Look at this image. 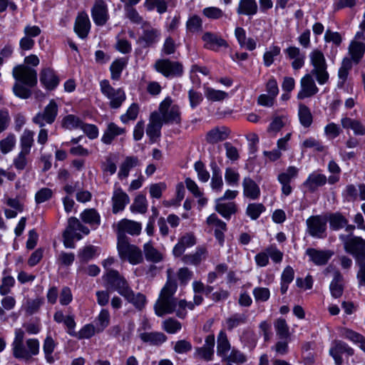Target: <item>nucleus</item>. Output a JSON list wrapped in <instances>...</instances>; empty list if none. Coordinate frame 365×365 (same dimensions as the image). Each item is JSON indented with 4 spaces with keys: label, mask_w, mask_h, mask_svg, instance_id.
Segmentation results:
<instances>
[{
    "label": "nucleus",
    "mask_w": 365,
    "mask_h": 365,
    "mask_svg": "<svg viewBox=\"0 0 365 365\" xmlns=\"http://www.w3.org/2000/svg\"><path fill=\"white\" fill-rule=\"evenodd\" d=\"M196 244V238L192 233H186L181 237L178 242L175 245L173 252L175 257H180L187 247H192Z\"/></svg>",
    "instance_id": "nucleus-24"
},
{
    "label": "nucleus",
    "mask_w": 365,
    "mask_h": 365,
    "mask_svg": "<svg viewBox=\"0 0 365 365\" xmlns=\"http://www.w3.org/2000/svg\"><path fill=\"white\" fill-rule=\"evenodd\" d=\"M12 75L16 82L13 92L19 98L27 99L31 97V88L37 84V72L26 65H18L13 68Z\"/></svg>",
    "instance_id": "nucleus-1"
},
{
    "label": "nucleus",
    "mask_w": 365,
    "mask_h": 365,
    "mask_svg": "<svg viewBox=\"0 0 365 365\" xmlns=\"http://www.w3.org/2000/svg\"><path fill=\"white\" fill-rule=\"evenodd\" d=\"M73 235H81L80 232L84 235H88L90 232L89 229L83 225L78 219L75 217H71L68 220V226L66 230Z\"/></svg>",
    "instance_id": "nucleus-38"
},
{
    "label": "nucleus",
    "mask_w": 365,
    "mask_h": 365,
    "mask_svg": "<svg viewBox=\"0 0 365 365\" xmlns=\"http://www.w3.org/2000/svg\"><path fill=\"white\" fill-rule=\"evenodd\" d=\"M258 10L255 0H240L237 9L238 14L252 16L257 14Z\"/></svg>",
    "instance_id": "nucleus-37"
},
{
    "label": "nucleus",
    "mask_w": 365,
    "mask_h": 365,
    "mask_svg": "<svg viewBox=\"0 0 365 365\" xmlns=\"http://www.w3.org/2000/svg\"><path fill=\"white\" fill-rule=\"evenodd\" d=\"M230 130L225 126L215 127L209 130L205 136L206 141L210 144H215L228 138Z\"/></svg>",
    "instance_id": "nucleus-21"
},
{
    "label": "nucleus",
    "mask_w": 365,
    "mask_h": 365,
    "mask_svg": "<svg viewBox=\"0 0 365 365\" xmlns=\"http://www.w3.org/2000/svg\"><path fill=\"white\" fill-rule=\"evenodd\" d=\"M331 296L334 298L340 297L344 291L343 276L340 272H335L334 276L329 285Z\"/></svg>",
    "instance_id": "nucleus-35"
},
{
    "label": "nucleus",
    "mask_w": 365,
    "mask_h": 365,
    "mask_svg": "<svg viewBox=\"0 0 365 365\" xmlns=\"http://www.w3.org/2000/svg\"><path fill=\"white\" fill-rule=\"evenodd\" d=\"M91 12L92 19L97 26H104L109 19L108 6L103 0H95Z\"/></svg>",
    "instance_id": "nucleus-13"
},
{
    "label": "nucleus",
    "mask_w": 365,
    "mask_h": 365,
    "mask_svg": "<svg viewBox=\"0 0 365 365\" xmlns=\"http://www.w3.org/2000/svg\"><path fill=\"white\" fill-rule=\"evenodd\" d=\"M205 95L206 98L211 101H223L228 96L227 93L220 90H215L212 88H207Z\"/></svg>",
    "instance_id": "nucleus-56"
},
{
    "label": "nucleus",
    "mask_w": 365,
    "mask_h": 365,
    "mask_svg": "<svg viewBox=\"0 0 365 365\" xmlns=\"http://www.w3.org/2000/svg\"><path fill=\"white\" fill-rule=\"evenodd\" d=\"M264 210L265 207L262 203H250L247 207L246 213L252 220H257Z\"/></svg>",
    "instance_id": "nucleus-57"
},
{
    "label": "nucleus",
    "mask_w": 365,
    "mask_h": 365,
    "mask_svg": "<svg viewBox=\"0 0 365 365\" xmlns=\"http://www.w3.org/2000/svg\"><path fill=\"white\" fill-rule=\"evenodd\" d=\"M144 5L149 11L156 8L160 14H163L167 10V4L165 0H145Z\"/></svg>",
    "instance_id": "nucleus-59"
},
{
    "label": "nucleus",
    "mask_w": 365,
    "mask_h": 365,
    "mask_svg": "<svg viewBox=\"0 0 365 365\" xmlns=\"http://www.w3.org/2000/svg\"><path fill=\"white\" fill-rule=\"evenodd\" d=\"M139 160L135 156H128L121 163L118 172V178L120 179L126 178L129 175L130 170L138 165Z\"/></svg>",
    "instance_id": "nucleus-33"
},
{
    "label": "nucleus",
    "mask_w": 365,
    "mask_h": 365,
    "mask_svg": "<svg viewBox=\"0 0 365 365\" xmlns=\"http://www.w3.org/2000/svg\"><path fill=\"white\" fill-rule=\"evenodd\" d=\"M91 29V22L86 12H81L76 19L74 31L77 35L84 39L88 36Z\"/></svg>",
    "instance_id": "nucleus-20"
},
{
    "label": "nucleus",
    "mask_w": 365,
    "mask_h": 365,
    "mask_svg": "<svg viewBox=\"0 0 365 365\" xmlns=\"http://www.w3.org/2000/svg\"><path fill=\"white\" fill-rule=\"evenodd\" d=\"M82 123L78 117L71 114L65 116L62 120V126L69 130L81 128Z\"/></svg>",
    "instance_id": "nucleus-55"
},
{
    "label": "nucleus",
    "mask_w": 365,
    "mask_h": 365,
    "mask_svg": "<svg viewBox=\"0 0 365 365\" xmlns=\"http://www.w3.org/2000/svg\"><path fill=\"white\" fill-rule=\"evenodd\" d=\"M247 315L246 314L237 313L227 318L226 320L227 328L228 330H232L234 328L244 324L247 322Z\"/></svg>",
    "instance_id": "nucleus-48"
},
{
    "label": "nucleus",
    "mask_w": 365,
    "mask_h": 365,
    "mask_svg": "<svg viewBox=\"0 0 365 365\" xmlns=\"http://www.w3.org/2000/svg\"><path fill=\"white\" fill-rule=\"evenodd\" d=\"M123 297L138 310H142L146 304V297L140 292L135 293L132 289Z\"/></svg>",
    "instance_id": "nucleus-34"
},
{
    "label": "nucleus",
    "mask_w": 365,
    "mask_h": 365,
    "mask_svg": "<svg viewBox=\"0 0 365 365\" xmlns=\"http://www.w3.org/2000/svg\"><path fill=\"white\" fill-rule=\"evenodd\" d=\"M298 116L301 125L304 128L311 126L313 122V116L310 109L304 104L299 105Z\"/></svg>",
    "instance_id": "nucleus-43"
},
{
    "label": "nucleus",
    "mask_w": 365,
    "mask_h": 365,
    "mask_svg": "<svg viewBox=\"0 0 365 365\" xmlns=\"http://www.w3.org/2000/svg\"><path fill=\"white\" fill-rule=\"evenodd\" d=\"M327 182L325 175L317 171L312 173L304 182L303 185L311 192H315L319 187L324 185Z\"/></svg>",
    "instance_id": "nucleus-23"
},
{
    "label": "nucleus",
    "mask_w": 365,
    "mask_h": 365,
    "mask_svg": "<svg viewBox=\"0 0 365 365\" xmlns=\"http://www.w3.org/2000/svg\"><path fill=\"white\" fill-rule=\"evenodd\" d=\"M352 68L351 60L349 58H345L341 62V67L339 69L338 76L339 79L341 81L343 85L346 81L349 71Z\"/></svg>",
    "instance_id": "nucleus-58"
},
{
    "label": "nucleus",
    "mask_w": 365,
    "mask_h": 365,
    "mask_svg": "<svg viewBox=\"0 0 365 365\" xmlns=\"http://www.w3.org/2000/svg\"><path fill=\"white\" fill-rule=\"evenodd\" d=\"M339 239L344 243V250L351 254L356 262L365 260V240L361 237H348L340 235Z\"/></svg>",
    "instance_id": "nucleus-6"
},
{
    "label": "nucleus",
    "mask_w": 365,
    "mask_h": 365,
    "mask_svg": "<svg viewBox=\"0 0 365 365\" xmlns=\"http://www.w3.org/2000/svg\"><path fill=\"white\" fill-rule=\"evenodd\" d=\"M97 332V327L91 324H86L82 329L76 332L75 337L79 339H89Z\"/></svg>",
    "instance_id": "nucleus-61"
},
{
    "label": "nucleus",
    "mask_w": 365,
    "mask_h": 365,
    "mask_svg": "<svg viewBox=\"0 0 365 365\" xmlns=\"http://www.w3.org/2000/svg\"><path fill=\"white\" fill-rule=\"evenodd\" d=\"M230 349V344L225 331H220L217 340V354L222 358V360L227 355Z\"/></svg>",
    "instance_id": "nucleus-36"
},
{
    "label": "nucleus",
    "mask_w": 365,
    "mask_h": 365,
    "mask_svg": "<svg viewBox=\"0 0 365 365\" xmlns=\"http://www.w3.org/2000/svg\"><path fill=\"white\" fill-rule=\"evenodd\" d=\"M215 339L214 334H209L206 336L205 344L201 347L195 349V356L205 361H211L214 356V346Z\"/></svg>",
    "instance_id": "nucleus-18"
},
{
    "label": "nucleus",
    "mask_w": 365,
    "mask_h": 365,
    "mask_svg": "<svg viewBox=\"0 0 365 365\" xmlns=\"http://www.w3.org/2000/svg\"><path fill=\"white\" fill-rule=\"evenodd\" d=\"M125 133V129L118 126L114 123H109L106 129L104 130L101 138V141L106 145L112 143L115 137L123 135Z\"/></svg>",
    "instance_id": "nucleus-27"
},
{
    "label": "nucleus",
    "mask_w": 365,
    "mask_h": 365,
    "mask_svg": "<svg viewBox=\"0 0 365 365\" xmlns=\"http://www.w3.org/2000/svg\"><path fill=\"white\" fill-rule=\"evenodd\" d=\"M208 255V251L205 246L197 247L195 252L185 255L182 257V261L186 264L197 265L205 260Z\"/></svg>",
    "instance_id": "nucleus-25"
},
{
    "label": "nucleus",
    "mask_w": 365,
    "mask_h": 365,
    "mask_svg": "<svg viewBox=\"0 0 365 365\" xmlns=\"http://www.w3.org/2000/svg\"><path fill=\"white\" fill-rule=\"evenodd\" d=\"M205 42V47L212 51H218L220 47H228L227 42L220 35L215 33L207 31L202 36Z\"/></svg>",
    "instance_id": "nucleus-19"
},
{
    "label": "nucleus",
    "mask_w": 365,
    "mask_h": 365,
    "mask_svg": "<svg viewBox=\"0 0 365 365\" xmlns=\"http://www.w3.org/2000/svg\"><path fill=\"white\" fill-rule=\"evenodd\" d=\"M111 200L113 205L112 211L114 214L123 211L126 205L130 202L128 195L121 188H118L114 190Z\"/></svg>",
    "instance_id": "nucleus-22"
},
{
    "label": "nucleus",
    "mask_w": 365,
    "mask_h": 365,
    "mask_svg": "<svg viewBox=\"0 0 365 365\" xmlns=\"http://www.w3.org/2000/svg\"><path fill=\"white\" fill-rule=\"evenodd\" d=\"M57 346L56 342L51 336H47L43 341V351L45 355L46 361L51 364L55 361L53 353Z\"/></svg>",
    "instance_id": "nucleus-41"
},
{
    "label": "nucleus",
    "mask_w": 365,
    "mask_h": 365,
    "mask_svg": "<svg viewBox=\"0 0 365 365\" xmlns=\"http://www.w3.org/2000/svg\"><path fill=\"white\" fill-rule=\"evenodd\" d=\"M222 361L240 364L246 361V356L240 351L233 349L230 354L227 355Z\"/></svg>",
    "instance_id": "nucleus-63"
},
{
    "label": "nucleus",
    "mask_w": 365,
    "mask_h": 365,
    "mask_svg": "<svg viewBox=\"0 0 365 365\" xmlns=\"http://www.w3.org/2000/svg\"><path fill=\"white\" fill-rule=\"evenodd\" d=\"M274 325L277 334L279 336L280 339H286L289 338L290 335L289 327L284 319H277L274 322Z\"/></svg>",
    "instance_id": "nucleus-49"
},
{
    "label": "nucleus",
    "mask_w": 365,
    "mask_h": 365,
    "mask_svg": "<svg viewBox=\"0 0 365 365\" xmlns=\"http://www.w3.org/2000/svg\"><path fill=\"white\" fill-rule=\"evenodd\" d=\"M123 277L118 271L114 269H107L106 274L103 276L108 287L111 289H113Z\"/></svg>",
    "instance_id": "nucleus-46"
},
{
    "label": "nucleus",
    "mask_w": 365,
    "mask_h": 365,
    "mask_svg": "<svg viewBox=\"0 0 365 365\" xmlns=\"http://www.w3.org/2000/svg\"><path fill=\"white\" fill-rule=\"evenodd\" d=\"M118 255L122 260H127L130 264L136 265L144 260L143 254L140 247L130 243V241L117 242Z\"/></svg>",
    "instance_id": "nucleus-5"
},
{
    "label": "nucleus",
    "mask_w": 365,
    "mask_h": 365,
    "mask_svg": "<svg viewBox=\"0 0 365 365\" xmlns=\"http://www.w3.org/2000/svg\"><path fill=\"white\" fill-rule=\"evenodd\" d=\"M284 51L290 59L294 60L292 63L294 69L298 70L304 66L305 55L300 51L299 48L289 46Z\"/></svg>",
    "instance_id": "nucleus-29"
},
{
    "label": "nucleus",
    "mask_w": 365,
    "mask_h": 365,
    "mask_svg": "<svg viewBox=\"0 0 365 365\" xmlns=\"http://www.w3.org/2000/svg\"><path fill=\"white\" fill-rule=\"evenodd\" d=\"M34 133L29 130H25L21 137V151L30 153L31 148L34 144Z\"/></svg>",
    "instance_id": "nucleus-45"
},
{
    "label": "nucleus",
    "mask_w": 365,
    "mask_h": 365,
    "mask_svg": "<svg viewBox=\"0 0 365 365\" xmlns=\"http://www.w3.org/2000/svg\"><path fill=\"white\" fill-rule=\"evenodd\" d=\"M101 93L109 100L111 108L117 109L121 106L125 100V93L122 88H113L108 80L100 82Z\"/></svg>",
    "instance_id": "nucleus-7"
},
{
    "label": "nucleus",
    "mask_w": 365,
    "mask_h": 365,
    "mask_svg": "<svg viewBox=\"0 0 365 365\" xmlns=\"http://www.w3.org/2000/svg\"><path fill=\"white\" fill-rule=\"evenodd\" d=\"M307 231L314 238L322 239L326 237L327 220L321 215H313L306 220Z\"/></svg>",
    "instance_id": "nucleus-11"
},
{
    "label": "nucleus",
    "mask_w": 365,
    "mask_h": 365,
    "mask_svg": "<svg viewBox=\"0 0 365 365\" xmlns=\"http://www.w3.org/2000/svg\"><path fill=\"white\" fill-rule=\"evenodd\" d=\"M311 64L313 69L311 71L312 75L314 76L317 82L320 85L328 82L329 75L327 71V63L323 53L315 49L309 55Z\"/></svg>",
    "instance_id": "nucleus-4"
},
{
    "label": "nucleus",
    "mask_w": 365,
    "mask_h": 365,
    "mask_svg": "<svg viewBox=\"0 0 365 365\" xmlns=\"http://www.w3.org/2000/svg\"><path fill=\"white\" fill-rule=\"evenodd\" d=\"M155 69L165 77L180 76L183 72L181 63L168 59H159L155 63Z\"/></svg>",
    "instance_id": "nucleus-12"
},
{
    "label": "nucleus",
    "mask_w": 365,
    "mask_h": 365,
    "mask_svg": "<svg viewBox=\"0 0 365 365\" xmlns=\"http://www.w3.org/2000/svg\"><path fill=\"white\" fill-rule=\"evenodd\" d=\"M329 222L330 228L334 230L341 229L348 223L347 220L339 212L330 215Z\"/></svg>",
    "instance_id": "nucleus-47"
},
{
    "label": "nucleus",
    "mask_w": 365,
    "mask_h": 365,
    "mask_svg": "<svg viewBox=\"0 0 365 365\" xmlns=\"http://www.w3.org/2000/svg\"><path fill=\"white\" fill-rule=\"evenodd\" d=\"M305 253L309 257V260L317 266L327 264L334 255L333 250H317L315 248H308Z\"/></svg>",
    "instance_id": "nucleus-15"
},
{
    "label": "nucleus",
    "mask_w": 365,
    "mask_h": 365,
    "mask_svg": "<svg viewBox=\"0 0 365 365\" xmlns=\"http://www.w3.org/2000/svg\"><path fill=\"white\" fill-rule=\"evenodd\" d=\"M81 219L91 227L96 229L101 224V216L99 213L93 208L86 209L81 213Z\"/></svg>",
    "instance_id": "nucleus-30"
},
{
    "label": "nucleus",
    "mask_w": 365,
    "mask_h": 365,
    "mask_svg": "<svg viewBox=\"0 0 365 365\" xmlns=\"http://www.w3.org/2000/svg\"><path fill=\"white\" fill-rule=\"evenodd\" d=\"M140 338L144 342L158 346L164 343L167 336L162 332H144L140 334Z\"/></svg>",
    "instance_id": "nucleus-39"
},
{
    "label": "nucleus",
    "mask_w": 365,
    "mask_h": 365,
    "mask_svg": "<svg viewBox=\"0 0 365 365\" xmlns=\"http://www.w3.org/2000/svg\"><path fill=\"white\" fill-rule=\"evenodd\" d=\"M280 51V48L277 46H271L269 50L264 53L263 59L264 65L267 67L270 66L274 62V57L279 55Z\"/></svg>",
    "instance_id": "nucleus-62"
},
{
    "label": "nucleus",
    "mask_w": 365,
    "mask_h": 365,
    "mask_svg": "<svg viewBox=\"0 0 365 365\" xmlns=\"http://www.w3.org/2000/svg\"><path fill=\"white\" fill-rule=\"evenodd\" d=\"M163 329L168 334H175L182 328L180 322L174 318H168L163 322Z\"/></svg>",
    "instance_id": "nucleus-52"
},
{
    "label": "nucleus",
    "mask_w": 365,
    "mask_h": 365,
    "mask_svg": "<svg viewBox=\"0 0 365 365\" xmlns=\"http://www.w3.org/2000/svg\"><path fill=\"white\" fill-rule=\"evenodd\" d=\"M341 354H346L348 356H352L354 354V349L345 342L340 340H334L331 343V347L329 349V354L334 359L336 365H341L343 363Z\"/></svg>",
    "instance_id": "nucleus-16"
},
{
    "label": "nucleus",
    "mask_w": 365,
    "mask_h": 365,
    "mask_svg": "<svg viewBox=\"0 0 365 365\" xmlns=\"http://www.w3.org/2000/svg\"><path fill=\"white\" fill-rule=\"evenodd\" d=\"M365 52V44L361 42L353 41L349 46V53L351 56L350 58L356 63H358L363 57Z\"/></svg>",
    "instance_id": "nucleus-40"
},
{
    "label": "nucleus",
    "mask_w": 365,
    "mask_h": 365,
    "mask_svg": "<svg viewBox=\"0 0 365 365\" xmlns=\"http://www.w3.org/2000/svg\"><path fill=\"white\" fill-rule=\"evenodd\" d=\"M142 226L138 222L123 219L116 225L117 242L130 241L126 233L135 236L139 235L141 232Z\"/></svg>",
    "instance_id": "nucleus-9"
},
{
    "label": "nucleus",
    "mask_w": 365,
    "mask_h": 365,
    "mask_svg": "<svg viewBox=\"0 0 365 365\" xmlns=\"http://www.w3.org/2000/svg\"><path fill=\"white\" fill-rule=\"evenodd\" d=\"M202 21L197 15H192L189 17L186 22V29L191 33L197 32L202 30Z\"/></svg>",
    "instance_id": "nucleus-53"
},
{
    "label": "nucleus",
    "mask_w": 365,
    "mask_h": 365,
    "mask_svg": "<svg viewBox=\"0 0 365 365\" xmlns=\"http://www.w3.org/2000/svg\"><path fill=\"white\" fill-rule=\"evenodd\" d=\"M162 126L163 119L160 114L158 112L152 113L146 129V134L151 143L155 142L160 138Z\"/></svg>",
    "instance_id": "nucleus-17"
},
{
    "label": "nucleus",
    "mask_w": 365,
    "mask_h": 365,
    "mask_svg": "<svg viewBox=\"0 0 365 365\" xmlns=\"http://www.w3.org/2000/svg\"><path fill=\"white\" fill-rule=\"evenodd\" d=\"M15 279L11 276H6L1 279L0 285V294L6 296L11 292V289L14 286Z\"/></svg>",
    "instance_id": "nucleus-64"
},
{
    "label": "nucleus",
    "mask_w": 365,
    "mask_h": 365,
    "mask_svg": "<svg viewBox=\"0 0 365 365\" xmlns=\"http://www.w3.org/2000/svg\"><path fill=\"white\" fill-rule=\"evenodd\" d=\"M210 185L212 189L216 192L221 191L223 186L220 170L215 165L212 167V176Z\"/></svg>",
    "instance_id": "nucleus-51"
},
{
    "label": "nucleus",
    "mask_w": 365,
    "mask_h": 365,
    "mask_svg": "<svg viewBox=\"0 0 365 365\" xmlns=\"http://www.w3.org/2000/svg\"><path fill=\"white\" fill-rule=\"evenodd\" d=\"M243 194L250 200H257L260 195L259 185L250 177H246L242 181Z\"/></svg>",
    "instance_id": "nucleus-26"
},
{
    "label": "nucleus",
    "mask_w": 365,
    "mask_h": 365,
    "mask_svg": "<svg viewBox=\"0 0 365 365\" xmlns=\"http://www.w3.org/2000/svg\"><path fill=\"white\" fill-rule=\"evenodd\" d=\"M125 66V63L123 59H118L112 63L110 67L112 79L118 80L120 78Z\"/></svg>",
    "instance_id": "nucleus-60"
},
{
    "label": "nucleus",
    "mask_w": 365,
    "mask_h": 365,
    "mask_svg": "<svg viewBox=\"0 0 365 365\" xmlns=\"http://www.w3.org/2000/svg\"><path fill=\"white\" fill-rule=\"evenodd\" d=\"M40 81L47 89L53 90L58 86L59 79L53 70L45 68L41 73Z\"/></svg>",
    "instance_id": "nucleus-28"
},
{
    "label": "nucleus",
    "mask_w": 365,
    "mask_h": 365,
    "mask_svg": "<svg viewBox=\"0 0 365 365\" xmlns=\"http://www.w3.org/2000/svg\"><path fill=\"white\" fill-rule=\"evenodd\" d=\"M159 31L155 29H145L143 35L138 38V43L143 47H148L158 41Z\"/></svg>",
    "instance_id": "nucleus-32"
},
{
    "label": "nucleus",
    "mask_w": 365,
    "mask_h": 365,
    "mask_svg": "<svg viewBox=\"0 0 365 365\" xmlns=\"http://www.w3.org/2000/svg\"><path fill=\"white\" fill-rule=\"evenodd\" d=\"M147 261L158 263L163 260V254L154 247L151 241L144 244L143 252Z\"/></svg>",
    "instance_id": "nucleus-31"
},
{
    "label": "nucleus",
    "mask_w": 365,
    "mask_h": 365,
    "mask_svg": "<svg viewBox=\"0 0 365 365\" xmlns=\"http://www.w3.org/2000/svg\"><path fill=\"white\" fill-rule=\"evenodd\" d=\"M312 74H306L300 81V91L297 94V98L302 100L307 98H311L316 95L319 88L317 86Z\"/></svg>",
    "instance_id": "nucleus-14"
},
{
    "label": "nucleus",
    "mask_w": 365,
    "mask_h": 365,
    "mask_svg": "<svg viewBox=\"0 0 365 365\" xmlns=\"http://www.w3.org/2000/svg\"><path fill=\"white\" fill-rule=\"evenodd\" d=\"M58 111V106L52 99L49 103L44 108L43 111L38 112L32 119V121L40 128H43L46 124L51 125L56 119Z\"/></svg>",
    "instance_id": "nucleus-10"
},
{
    "label": "nucleus",
    "mask_w": 365,
    "mask_h": 365,
    "mask_svg": "<svg viewBox=\"0 0 365 365\" xmlns=\"http://www.w3.org/2000/svg\"><path fill=\"white\" fill-rule=\"evenodd\" d=\"M110 322V314L108 310L102 309L96 319L97 332L103 331Z\"/></svg>",
    "instance_id": "nucleus-54"
},
{
    "label": "nucleus",
    "mask_w": 365,
    "mask_h": 365,
    "mask_svg": "<svg viewBox=\"0 0 365 365\" xmlns=\"http://www.w3.org/2000/svg\"><path fill=\"white\" fill-rule=\"evenodd\" d=\"M177 288L178 284L175 279H171L168 276V279L154 304V310L157 316L163 317L173 313H175L177 315L179 299L174 296Z\"/></svg>",
    "instance_id": "nucleus-3"
},
{
    "label": "nucleus",
    "mask_w": 365,
    "mask_h": 365,
    "mask_svg": "<svg viewBox=\"0 0 365 365\" xmlns=\"http://www.w3.org/2000/svg\"><path fill=\"white\" fill-rule=\"evenodd\" d=\"M132 212L145 214L148 210V202L144 195H138L130 207Z\"/></svg>",
    "instance_id": "nucleus-44"
},
{
    "label": "nucleus",
    "mask_w": 365,
    "mask_h": 365,
    "mask_svg": "<svg viewBox=\"0 0 365 365\" xmlns=\"http://www.w3.org/2000/svg\"><path fill=\"white\" fill-rule=\"evenodd\" d=\"M160 114L163 119V124L180 123V111L177 105H172L170 98H166L160 105Z\"/></svg>",
    "instance_id": "nucleus-8"
},
{
    "label": "nucleus",
    "mask_w": 365,
    "mask_h": 365,
    "mask_svg": "<svg viewBox=\"0 0 365 365\" xmlns=\"http://www.w3.org/2000/svg\"><path fill=\"white\" fill-rule=\"evenodd\" d=\"M25 331L21 329L14 330V338L11 344L13 356L26 362L32 360L39 354L40 343L37 339L30 338L24 342Z\"/></svg>",
    "instance_id": "nucleus-2"
},
{
    "label": "nucleus",
    "mask_w": 365,
    "mask_h": 365,
    "mask_svg": "<svg viewBox=\"0 0 365 365\" xmlns=\"http://www.w3.org/2000/svg\"><path fill=\"white\" fill-rule=\"evenodd\" d=\"M215 210L225 219H230V216L236 212L237 206L233 202L222 203L216 200Z\"/></svg>",
    "instance_id": "nucleus-42"
},
{
    "label": "nucleus",
    "mask_w": 365,
    "mask_h": 365,
    "mask_svg": "<svg viewBox=\"0 0 365 365\" xmlns=\"http://www.w3.org/2000/svg\"><path fill=\"white\" fill-rule=\"evenodd\" d=\"M16 145V136L13 133H9L5 138L0 140V150L3 154H6L11 151Z\"/></svg>",
    "instance_id": "nucleus-50"
}]
</instances>
